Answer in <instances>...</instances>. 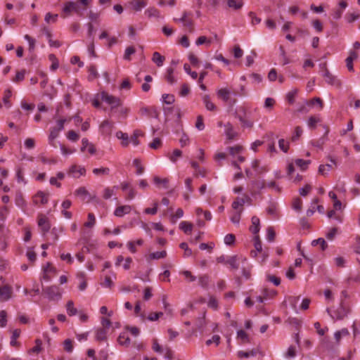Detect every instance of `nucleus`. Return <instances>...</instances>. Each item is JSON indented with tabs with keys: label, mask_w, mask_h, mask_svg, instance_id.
Instances as JSON below:
<instances>
[{
	"label": "nucleus",
	"mask_w": 360,
	"mask_h": 360,
	"mask_svg": "<svg viewBox=\"0 0 360 360\" xmlns=\"http://www.w3.org/2000/svg\"><path fill=\"white\" fill-rule=\"evenodd\" d=\"M351 311L350 307L344 300L340 301L339 308L335 310L326 309L328 314L335 321L344 319L351 313Z\"/></svg>",
	"instance_id": "f257e3e1"
},
{
	"label": "nucleus",
	"mask_w": 360,
	"mask_h": 360,
	"mask_svg": "<svg viewBox=\"0 0 360 360\" xmlns=\"http://www.w3.org/2000/svg\"><path fill=\"white\" fill-rule=\"evenodd\" d=\"M43 292L51 301H58L62 298L63 290L56 285L43 288Z\"/></svg>",
	"instance_id": "f03ea898"
},
{
	"label": "nucleus",
	"mask_w": 360,
	"mask_h": 360,
	"mask_svg": "<svg viewBox=\"0 0 360 360\" xmlns=\"http://www.w3.org/2000/svg\"><path fill=\"white\" fill-rule=\"evenodd\" d=\"M72 13H75L79 15H81L82 14V9L80 8L79 3L74 1H68L64 4L62 8L61 16L65 18L70 15Z\"/></svg>",
	"instance_id": "7ed1b4c3"
},
{
	"label": "nucleus",
	"mask_w": 360,
	"mask_h": 360,
	"mask_svg": "<svg viewBox=\"0 0 360 360\" xmlns=\"http://www.w3.org/2000/svg\"><path fill=\"white\" fill-rule=\"evenodd\" d=\"M101 98L103 101L110 105L112 110L122 105V101L118 97L110 95L105 91L101 93Z\"/></svg>",
	"instance_id": "20e7f679"
},
{
	"label": "nucleus",
	"mask_w": 360,
	"mask_h": 360,
	"mask_svg": "<svg viewBox=\"0 0 360 360\" xmlns=\"http://www.w3.org/2000/svg\"><path fill=\"white\" fill-rule=\"evenodd\" d=\"M218 263H222L224 264H229L232 269H237L239 267L238 263V257L236 255L227 256L221 255L217 258Z\"/></svg>",
	"instance_id": "39448f33"
},
{
	"label": "nucleus",
	"mask_w": 360,
	"mask_h": 360,
	"mask_svg": "<svg viewBox=\"0 0 360 360\" xmlns=\"http://www.w3.org/2000/svg\"><path fill=\"white\" fill-rule=\"evenodd\" d=\"M265 187L266 184L264 180H255L251 181L248 190L250 195L254 196Z\"/></svg>",
	"instance_id": "423d86ee"
},
{
	"label": "nucleus",
	"mask_w": 360,
	"mask_h": 360,
	"mask_svg": "<svg viewBox=\"0 0 360 360\" xmlns=\"http://www.w3.org/2000/svg\"><path fill=\"white\" fill-rule=\"evenodd\" d=\"M13 295V288L9 285H0V302L8 301Z\"/></svg>",
	"instance_id": "0eeeda50"
},
{
	"label": "nucleus",
	"mask_w": 360,
	"mask_h": 360,
	"mask_svg": "<svg viewBox=\"0 0 360 360\" xmlns=\"http://www.w3.org/2000/svg\"><path fill=\"white\" fill-rule=\"evenodd\" d=\"M32 202L37 206L46 205L49 202V193L41 191H38L32 197Z\"/></svg>",
	"instance_id": "6e6552de"
},
{
	"label": "nucleus",
	"mask_w": 360,
	"mask_h": 360,
	"mask_svg": "<svg viewBox=\"0 0 360 360\" xmlns=\"http://www.w3.org/2000/svg\"><path fill=\"white\" fill-rule=\"evenodd\" d=\"M323 77L325 78L326 82L330 85L339 86L340 85V81L337 77L333 75L327 69H325Z\"/></svg>",
	"instance_id": "1a4fd4ad"
},
{
	"label": "nucleus",
	"mask_w": 360,
	"mask_h": 360,
	"mask_svg": "<svg viewBox=\"0 0 360 360\" xmlns=\"http://www.w3.org/2000/svg\"><path fill=\"white\" fill-rule=\"evenodd\" d=\"M38 225L44 233L48 232L51 227L48 218L42 214L39 216Z\"/></svg>",
	"instance_id": "9d476101"
},
{
	"label": "nucleus",
	"mask_w": 360,
	"mask_h": 360,
	"mask_svg": "<svg viewBox=\"0 0 360 360\" xmlns=\"http://www.w3.org/2000/svg\"><path fill=\"white\" fill-rule=\"evenodd\" d=\"M224 127L225 128V134L228 139L232 140L238 136V133L230 122H227Z\"/></svg>",
	"instance_id": "9b49d317"
},
{
	"label": "nucleus",
	"mask_w": 360,
	"mask_h": 360,
	"mask_svg": "<svg viewBox=\"0 0 360 360\" xmlns=\"http://www.w3.org/2000/svg\"><path fill=\"white\" fill-rule=\"evenodd\" d=\"M217 96L224 102L230 100L231 91L227 88H221L217 91Z\"/></svg>",
	"instance_id": "f8f14e48"
},
{
	"label": "nucleus",
	"mask_w": 360,
	"mask_h": 360,
	"mask_svg": "<svg viewBox=\"0 0 360 360\" xmlns=\"http://www.w3.org/2000/svg\"><path fill=\"white\" fill-rule=\"evenodd\" d=\"M112 127V122L108 120H104L100 125V131L103 134L108 135L110 134Z\"/></svg>",
	"instance_id": "ddd939ff"
},
{
	"label": "nucleus",
	"mask_w": 360,
	"mask_h": 360,
	"mask_svg": "<svg viewBox=\"0 0 360 360\" xmlns=\"http://www.w3.org/2000/svg\"><path fill=\"white\" fill-rule=\"evenodd\" d=\"M131 207L130 205H122V206L117 207L115 209V210L114 212V214L116 217H122L124 214H129L131 212Z\"/></svg>",
	"instance_id": "4468645a"
},
{
	"label": "nucleus",
	"mask_w": 360,
	"mask_h": 360,
	"mask_svg": "<svg viewBox=\"0 0 360 360\" xmlns=\"http://www.w3.org/2000/svg\"><path fill=\"white\" fill-rule=\"evenodd\" d=\"M60 130H58L56 127H53L50 130V134L49 136V144L52 146L56 148V142L55 139L58 136Z\"/></svg>",
	"instance_id": "2eb2a0df"
},
{
	"label": "nucleus",
	"mask_w": 360,
	"mask_h": 360,
	"mask_svg": "<svg viewBox=\"0 0 360 360\" xmlns=\"http://www.w3.org/2000/svg\"><path fill=\"white\" fill-rule=\"evenodd\" d=\"M251 221L252 225L250 227V231L256 236L260 229L259 219L257 217L254 216L252 217Z\"/></svg>",
	"instance_id": "dca6fc26"
},
{
	"label": "nucleus",
	"mask_w": 360,
	"mask_h": 360,
	"mask_svg": "<svg viewBox=\"0 0 360 360\" xmlns=\"http://www.w3.org/2000/svg\"><path fill=\"white\" fill-rule=\"evenodd\" d=\"M357 57H358V54L355 51H349V55L346 58V65L349 71L354 70L352 63L355 59L357 58Z\"/></svg>",
	"instance_id": "f3484780"
},
{
	"label": "nucleus",
	"mask_w": 360,
	"mask_h": 360,
	"mask_svg": "<svg viewBox=\"0 0 360 360\" xmlns=\"http://www.w3.org/2000/svg\"><path fill=\"white\" fill-rule=\"evenodd\" d=\"M145 15H146L148 18H160L161 14L160 11L154 6L149 7L145 11Z\"/></svg>",
	"instance_id": "a211bd4d"
},
{
	"label": "nucleus",
	"mask_w": 360,
	"mask_h": 360,
	"mask_svg": "<svg viewBox=\"0 0 360 360\" xmlns=\"http://www.w3.org/2000/svg\"><path fill=\"white\" fill-rule=\"evenodd\" d=\"M130 4L134 11H140L146 6L147 1L145 0H134L130 2Z\"/></svg>",
	"instance_id": "6ab92c4d"
},
{
	"label": "nucleus",
	"mask_w": 360,
	"mask_h": 360,
	"mask_svg": "<svg viewBox=\"0 0 360 360\" xmlns=\"http://www.w3.org/2000/svg\"><path fill=\"white\" fill-rule=\"evenodd\" d=\"M75 195L81 198L82 200H87L90 198L88 191L84 187H79L75 191Z\"/></svg>",
	"instance_id": "aec40b11"
},
{
	"label": "nucleus",
	"mask_w": 360,
	"mask_h": 360,
	"mask_svg": "<svg viewBox=\"0 0 360 360\" xmlns=\"http://www.w3.org/2000/svg\"><path fill=\"white\" fill-rule=\"evenodd\" d=\"M21 331L20 329H15L12 331L11 337L10 345L12 347H19L20 343L17 341V339L20 337Z\"/></svg>",
	"instance_id": "412c9836"
},
{
	"label": "nucleus",
	"mask_w": 360,
	"mask_h": 360,
	"mask_svg": "<svg viewBox=\"0 0 360 360\" xmlns=\"http://www.w3.org/2000/svg\"><path fill=\"white\" fill-rule=\"evenodd\" d=\"M115 136L118 139L122 140V146L123 147H127L130 141L128 136V134L127 133H124L121 131H118L116 132Z\"/></svg>",
	"instance_id": "4be33fe9"
},
{
	"label": "nucleus",
	"mask_w": 360,
	"mask_h": 360,
	"mask_svg": "<svg viewBox=\"0 0 360 360\" xmlns=\"http://www.w3.org/2000/svg\"><path fill=\"white\" fill-rule=\"evenodd\" d=\"M243 0H227V5L230 8L239 10L243 6Z\"/></svg>",
	"instance_id": "5701e85b"
},
{
	"label": "nucleus",
	"mask_w": 360,
	"mask_h": 360,
	"mask_svg": "<svg viewBox=\"0 0 360 360\" xmlns=\"http://www.w3.org/2000/svg\"><path fill=\"white\" fill-rule=\"evenodd\" d=\"M108 330L103 328H99L96 330V340L98 341H103L107 339Z\"/></svg>",
	"instance_id": "b1692460"
},
{
	"label": "nucleus",
	"mask_w": 360,
	"mask_h": 360,
	"mask_svg": "<svg viewBox=\"0 0 360 360\" xmlns=\"http://www.w3.org/2000/svg\"><path fill=\"white\" fill-rule=\"evenodd\" d=\"M85 169L84 167H77L76 166H72L70 169V173L72 174V176L75 178H78L82 175L85 174Z\"/></svg>",
	"instance_id": "393cba45"
},
{
	"label": "nucleus",
	"mask_w": 360,
	"mask_h": 360,
	"mask_svg": "<svg viewBox=\"0 0 360 360\" xmlns=\"http://www.w3.org/2000/svg\"><path fill=\"white\" fill-rule=\"evenodd\" d=\"M245 203V200L243 198H237L232 203V208L233 210H241L243 212V205Z\"/></svg>",
	"instance_id": "a878e982"
},
{
	"label": "nucleus",
	"mask_w": 360,
	"mask_h": 360,
	"mask_svg": "<svg viewBox=\"0 0 360 360\" xmlns=\"http://www.w3.org/2000/svg\"><path fill=\"white\" fill-rule=\"evenodd\" d=\"M179 229L185 233L189 234L193 229V224L188 221H183L179 224Z\"/></svg>",
	"instance_id": "bb28decb"
},
{
	"label": "nucleus",
	"mask_w": 360,
	"mask_h": 360,
	"mask_svg": "<svg viewBox=\"0 0 360 360\" xmlns=\"http://www.w3.org/2000/svg\"><path fill=\"white\" fill-rule=\"evenodd\" d=\"M11 96L12 92L11 89H8L5 90L4 95L3 97V102L6 108H10L12 105V103L10 101V98L11 97Z\"/></svg>",
	"instance_id": "cd10ccee"
},
{
	"label": "nucleus",
	"mask_w": 360,
	"mask_h": 360,
	"mask_svg": "<svg viewBox=\"0 0 360 360\" xmlns=\"http://www.w3.org/2000/svg\"><path fill=\"white\" fill-rule=\"evenodd\" d=\"M152 60L158 67H161L165 61V57L161 56L158 52H154L152 57Z\"/></svg>",
	"instance_id": "c85d7f7f"
},
{
	"label": "nucleus",
	"mask_w": 360,
	"mask_h": 360,
	"mask_svg": "<svg viewBox=\"0 0 360 360\" xmlns=\"http://www.w3.org/2000/svg\"><path fill=\"white\" fill-rule=\"evenodd\" d=\"M202 101L207 110L214 111L216 110V105L210 101L208 95H205L202 97Z\"/></svg>",
	"instance_id": "c756f323"
},
{
	"label": "nucleus",
	"mask_w": 360,
	"mask_h": 360,
	"mask_svg": "<svg viewBox=\"0 0 360 360\" xmlns=\"http://www.w3.org/2000/svg\"><path fill=\"white\" fill-rule=\"evenodd\" d=\"M233 212L232 213V215L230 218L231 222L234 224H239L240 217L243 213L242 210H233Z\"/></svg>",
	"instance_id": "7c9ffc66"
},
{
	"label": "nucleus",
	"mask_w": 360,
	"mask_h": 360,
	"mask_svg": "<svg viewBox=\"0 0 360 360\" xmlns=\"http://www.w3.org/2000/svg\"><path fill=\"white\" fill-rule=\"evenodd\" d=\"M167 256V252L165 250H162L160 252H152L148 255V259L150 260L153 259H160L162 258H165Z\"/></svg>",
	"instance_id": "2f4dec72"
},
{
	"label": "nucleus",
	"mask_w": 360,
	"mask_h": 360,
	"mask_svg": "<svg viewBox=\"0 0 360 360\" xmlns=\"http://www.w3.org/2000/svg\"><path fill=\"white\" fill-rule=\"evenodd\" d=\"M117 342L121 345L128 346L130 344V339L125 333H122L119 335Z\"/></svg>",
	"instance_id": "473e14b6"
},
{
	"label": "nucleus",
	"mask_w": 360,
	"mask_h": 360,
	"mask_svg": "<svg viewBox=\"0 0 360 360\" xmlns=\"http://www.w3.org/2000/svg\"><path fill=\"white\" fill-rule=\"evenodd\" d=\"M141 136H143V133L141 131L135 130L129 141L134 146H137L139 145V141L138 139Z\"/></svg>",
	"instance_id": "72a5a7b5"
},
{
	"label": "nucleus",
	"mask_w": 360,
	"mask_h": 360,
	"mask_svg": "<svg viewBox=\"0 0 360 360\" xmlns=\"http://www.w3.org/2000/svg\"><path fill=\"white\" fill-rule=\"evenodd\" d=\"M320 122L321 119L319 116H311L308 119L307 125L309 128L314 129Z\"/></svg>",
	"instance_id": "f704fd0d"
},
{
	"label": "nucleus",
	"mask_w": 360,
	"mask_h": 360,
	"mask_svg": "<svg viewBox=\"0 0 360 360\" xmlns=\"http://www.w3.org/2000/svg\"><path fill=\"white\" fill-rule=\"evenodd\" d=\"M66 309L69 316H75L77 314V309L74 307V302L72 300L67 302Z\"/></svg>",
	"instance_id": "c9c22d12"
},
{
	"label": "nucleus",
	"mask_w": 360,
	"mask_h": 360,
	"mask_svg": "<svg viewBox=\"0 0 360 360\" xmlns=\"http://www.w3.org/2000/svg\"><path fill=\"white\" fill-rule=\"evenodd\" d=\"M298 93L297 89H292L286 95V100L290 104H292L295 102V98Z\"/></svg>",
	"instance_id": "e433bc0d"
},
{
	"label": "nucleus",
	"mask_w": 360,
	"mask_h": 360,
	"mask_svg": "<svg viewBox=\"0 0 360 360\" xmlns=\"http://www.w3.org/2000/svg\"><path fill=\"white\" fill-rule=\"evenodd\" d=\"M238 118L239 121L240 122V123H241V124L243 125V127L252 128L253 127V124H254L253 121H252L250 120H248V119H246V118H245L244 117H243L241 115H238Z\"/></svg>",
	"instance_id": "4c0bfd02"
},
{
	"label": "nucleus",
	"mask_w": 360,
	"mask_h": 360,
	"mask_svg": "<svg viewBox=\"0 0 360 360\" xmlns=\"http://www.w3.org/2000/svg\"><path fill=\"white\" fill-rule=\"evenodd\" d=\"M93 173L97 176H105L109 174L110 169L108 167L95 168L93 169Z\"/></svg>",
	"instance_id": "58836bf2"
},
{
	"label": "nucleus",
	"mask_w": 360,
	"mask_h": 360,
	"mask_svg": "<svg viewBox=\"0 0 360 360\" xmlns=\"http://www.w3.org/2000/svg\"><path fill=\"white\" fill-rule=\"evenodd\" d=\"M209 283L210 278L207 275H202L198 278V283L202 288H207L208 287Z\"/></svg>",
	"instance_id": "ea45409f"
},
{
	"label": "nucleus",
	"mask_w": 360,
	"mask_h": 360,
	"mask_svg": "<svg viewBox=\"0 0 360 360\" xmlns=\"http://www.w3.org/2000/svg\"><path fill=\"white\" fill-rule=\"evenodd\" d=\"M227 150L231 155L235 157L243 151V147L240 146H235L233 147H229Z\"/></svg>",
	"instance_id": "a19ab883"
},
{
	"label": "nucleus",
	"mask_w": 360,
	"mask_h": 360,
	"mask_svg": "<svg viewBox=\"0 0 360 360\" xmlns=\"http://www.w3.org/2000/svg\"><path fill=\"white\" fill-rule=\"evenodd\" d=\"M134 166L136 168V174L141 175L144 172V167L141 165V162L139 159H135L133 161Z\"/></svg>",
	"instance_id": "79ce46f5"
},
{
	"label": "nucleus",
	"mask_w": 360,
	"mask_h": 360,
	"mask_svg": "<svg viewBox=\"0 0 360 360\" xmlns=\"http://www.w3.org/2000/svg\"><path fill=\"white\" fill-rule=\"evenodd\" d=\"M311 245L313 246H316V245H320L321 246V248L322 250H324L326 249L328 245L326 242V240L322 238H319L316 240H314L312 242H311Z\"/></svg>",
	"instance_id": "37998d69"
},
{
	"label": "nucleus",
	"mask_w": 360,
	"mask_h": 360,
	"mask_svg": "<svg viewBox=\"0 0 360 360\" xmlns=\"http://www.w3.org/2000/svg\"><path fill=\"white\" fill-rule=\"evenodd\" d=\"M237 338L241 340V343L248 342L250 341L248 334L243 330L237 332Z\"/></svg>",
	"instance_id": "c03bdc74"
},
{
	"label": "nucleus",
	"mask_w": 360,
	"mask_h": 360,
	"mask_svg": "<svg viewBox=\"0 0 360 360\" xmlns=\"http://www.w3.org/2000/svg\"><path fill=\"white\" fill-rule=\"evenodd\" d=\"M297 166H298L302 170L307 169L308 165L310 164V160H304L302 159H297L295 161Z\"/></svg>",
	"instance_id": "a18cd8bd"
},
{
	"label": "nucleus",
	"mask_w": 360,
	"mask_h": 360,
	"mask_svg": "<svg viewBox=\"0 0 360 360\" xmlns=\"http://www.w3.org/2000/svg\"><path fill=\"white\" fill-rule=\"evenodd\" d=\"M49 59L52 63V64L50 67L51 70L54 71L56 69H58V66H59V63H58V59L56 58V56L54 54H50L49 56Z\"/></svg>",
	"instance_id": "49530a36"
},
{
	"label": "nucleus",
	"mask_w": 360,
	"mask_h": 360,
	"mask_svg": "<svg viewBox=\"0 0 360 360\" xmlns=\"http://www.w3.org/2000/svg\"><path fill=\"white\" fill-rule=\"evenodd\" d=\"M174 69L172 68H169L167 70L166 79L170 84H174L176 82V79L173 75Z\"/></svg>",
	"instance_id": "de8ad7c7"
},
{
	"label": "nucleus",
	"mask_w": 360,
	"mask_h": 360,
	"mask_svg": "<svg viewBox=\"0 0 360 360\" xmlns=\"http://www.w3.org/2000/svg\"><path fill=\"white\" fill-rule=\"evenodd\" d=\"M96 224V218L93 213L88 214V221L84 223V226L87 228H92Z\"/></svg>",
	"instance_id": "09e8293b"
},
{
	"label": "nucleus",
	"mask_w": 360,
	"mask_h": 360,
	"mask_svg": "<svg viewBox=\"0 0 360 360\" xmlns=\"http://www.w3.org/2000/svg\"><path fill=\"white\" fill-rule=\"evenodd\" d=\"M176 0H159L158 5L161 7H164L165 6L174 7L176 5Z\"/></svg>",
	"instance_id": "8fccbe9b"
},
{
	"label": "nucleus",
	"mask_w": 360,
	"mask_h": 360,
	"mask_svg": "<svg viewBox=\"0 0 360 360\" xmlns=\"http://www.w3.org/2000/svg\"><path fill=\"white\" fill-rule=\"evenodd\" d=\"M237 355L239 358H249L250 356H255L256 352L255 350H251L250 352L238 351Z\"/></svg>",
	"instance_id": "3c124183"
},
{
	"label": "nucleus",
	"mask_w": 360,
	"mask_h": 360,
	"mask_svg": "<svg viewBox=\"0 0 360 360\" xmlns=\"http://www.w3.org/2000/svg\"><path fill=\"white\" fill-rule=\"evenodd\" d=\"M184 216V211L181 208H179L176 210L175 214H174L173 215H172L171 217V221L172 223H176V221L181 218L182 217Z\"/></svg>",
	"instance_id": "603ef678"
},
{
	"label": "nucleus",
	"mask_w": 360,
	"mask_h": 360,
	"mask_svg": "<svg viewBox=\"0 0 360 360\" xmlns=\"http://www.w3.org/2000/svg\"><path fill=\"white\" fill-rule=\"evenodd\" d=\"M25 74H26L25 70H22L19 72H17L15 78L13 79V82L18 83V82L22 81L25 79Z\"/></svg>",
	"instance_id": "864d4df0"
},
{
	"label": "nucleus",
	"mask_w": 360,
	"mask_h": 360,
	"mask_svg": "<svg viewBox=\"0 0 360 360\" xmlns=\"http://www.w3.org/2000/svg\"><path fill=\"white\" fill-rule=\"evenodd\" d=\"M275 103H276V101H275L274 98H270V97L269 98H266L265 99V101H264V107L266 109H267L269 110H271L273 108Z\"/></svg>",
	"instance_id": "5fc2aeb1"
},
{
	"label": "nucleus",
	"mask_w": 360,
	"mask_h": 360,
	"mask_svg": "<svg viewBox=\"0 0 360 360\" xmlns=\"http://www.w3.org/2000/svg\"><path fill=\"white\" fill-rule=\"evenodd\" d=\"M279 148L284 153H287L289 148V143L283 139L278 141Z\"/></svg>",
	"instance_id": "6e6d98bb"
},
{
	"label": "nucleus",
	"mask_w": 360,
	"mask_h": 360,
	"mask_svg": "<svg viewBox=\"0 0 360 360\" xmlns=\"http://www.w3.org/2000/svg\"><path fill=\"white\" fill-rule=\"evenodd\" d=\"M135 49L133 46H129L125 49L124 59L127 60H131V56L135 53Z\"/></svg>",
	"instance_id": "4d7b16f0"
},
{
	"label": "nucleus",
	"mask_w": 360,
	"mask_h": 360,
	"mask_svg": "<svg viewBox=\"0 0 360 360\" xmlns=\"http://www.w3.org/2000/svg\"><path fill=\"white\" fill-rule=\"evenodd\" d=\"M162 102L166 104H172L174 102V96L172 94H165L162 96Z\"/></svg>",
	"instance_id": "13d9d810"
},
{
	"label": "nucleus",
	"mask_w": 360,
	"mask_h": 360,
	"mask_svg": "<svg viewBox=\"0 0 360 360\" xmlns=\"http://www.w3.org/2000/svg\"><path fill=\"white\" fill-rule=\"evenodd\" d=\"M212 43V40L211 39H208L205 36H201L200 37H198L195 41V44L197 46H200V45H202L204 44H206L207 46H209L210 44Z\"/></svg>",
	"instance_id": "bf43d9fd"
},
{
	"label": "nucleus",
	"mask_w": 360,
	"mask_h": 360,
	"mask_svg": "<svg viewBox=\"0 0 360 360\" xmlns=\"http://www.w3.org/2000/svg\"><path fill=\"white\" fill-rule=\"evenodd\" d=\"M254 246L257 252H262V246L258 235L254 236Z\"/></svg>",
	"instance_id": "052dcab7"
},
{
	"label": "nucleus",
	"mask_w": 360,
	"mask_h": 360,
	"mask_svg": "<svg viewBox=\"0 0 360 360\" xmlns=\"http://www.w3.org/2000/svg\"><path fill=\"white\" fill-rule=\"evenodd\" d=\"M24 39L28 42L29 44V50L30 51H32L34 49L35 47V39L32 38L30 35L25 34L24 36Z\"/></svg>",
	"instance_id": "680f3d73"
},
{
	"label": "nucleus",
	"mask_w": 360,
	"mask_h": 360,
	"mask_svg": "<svg viewBox=\"0 0 360 360\" xmlns=\"http://www.w3.org/2000/svg\"><path fill=\"white\" fill-rule=\"evenodd\" d=\"M180 248L184 250V257H188L192 255V250L190 249L186 243H181L179 245Z\"/></svg>",
	"instance_id": "e2e57ef3"
},
{
	"label": "nucleus",
	"mask_w": 360,
	"mask_h": 360,
	"mask_svg": "<svg viewBox=\"0 0 360 360\" xmlns=\"http://www.w3.org/2000/svg\"><path fill=\"white\" fill-rule=\"evenodd\" d=\"M330 169H332V165L330 164H326V165H321L319 167V172L324 175L328 172H329Z\"/></svg>",
	"instance_id": "0e129e2a"
},
{
	"label": "nucleus",
	"mask_w": 360,
	"mask_h": 360,
	"mask_svg": "<svg viewBox=\"0 0 360 360\" xmlns=\"http://www.w3.org/2000/svg\"><path fill=\"white\" fill-rule=\"evenodd\" d=\"M67 138L68 140L76 142L79 140V135L73 130H70L67 133Z\"/></svg>",
	"instance_id": "69168bd1"
},
{
	"label": "nucleus",
	"mask_w": 360,
	"mask_h": 360,
	"mask_svg": "<svg viewBox=\"0 0 360 360\" xmlns=\"http://www.w3.org/2000/svg\"><path fill=\"white\" fill-rule=\"evenodd\" d=\"M15 205L21 208H23L26 203L25 200H24L22 195L21 194H18L15 197Z\"/></svg>",
	"instance_id": "338daca9"
},
{
	"label": "nucleus",
	"mask_w": 360,
	"mask_h": 360,
	"mask_svg": "<svg viewBox=\"0 0 360 360\" xmlns=\"http://www.w3.org/2000/svg\"><path fill=\"white\" fill-rule=\"evenodd\" d=\"M296 356V348L295 346H290L288 349V351L286 352L285 356L286 358L292 359L294 358Z\"/></svg>",
	"instance_id": "774afa93"
}]
</instances>
